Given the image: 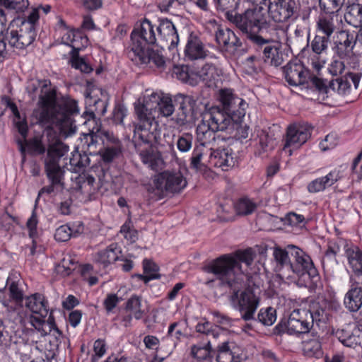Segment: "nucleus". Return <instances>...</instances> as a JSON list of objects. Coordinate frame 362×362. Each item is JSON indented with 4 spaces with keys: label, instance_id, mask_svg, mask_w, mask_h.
Segmentation results:
<instances>
[{
    "label": "nucleus",
    "instance_id": "f257e3e1",
    "mask_svg": "<svg viewBox=\"0 0 362 362\" xmlns=\"http://www.w3.org/2000/svg\"><path fill=\"white\" fill-rule=\"evenodd\" d=\"M204 269L214 275V278L206 281V285L215 289L216 296L231 292L229 300L232 307L240 313L245 321L254 320L259 305V297L250 287L240 293L244 286L245 275L239 264L232 259L221 258Z\"/></svg>",
    "mask_w": 362,
    "mask_h": 362
},
{
    "label": "nucleus",
    "instance_id": "f03ea898",
    "mask_svg": "<svg viewBox=\"0 0 362 362\" xmlns=\"http://www.w3.org/2000/svg\"><path fill=\"white\" fill-rule=\"evenodd\" d=\"M34 100L39 95L37 108L34 114L42 124H54L66 137L76 132V126L72 116L78 112L77 102L72 99L58 100L56 90L48 80H33L27 87Z\"/></svg>",
    "mask_w": 362,
    "mask_h": 362
},
{
    "label": "nucleus",
    "instance_id": "7ed1b4c3",
    "mask_svg": "<svg viewBox=\"0 0 362 362\" xmlns=\"http://www.w3.org/2000/svg\"><path fill=\"white\" fill-rule=\"evenodd\" d=\"M276 269L281 279L296 281L298 286L311 290L322 287L321 278L310 257L301 249L289 245L285 249L274 248Z\"/></svg>",
    "mask_w": 362,
    "mask_h": 362
},
{
    "label": "nucleus",
    "instance_id": "20e7f679",
    "mask_svg": "<svg viewBox=\"0 0 362 362\" xmlns=\"http://www.w3.org/2000/svg\"><path fill=\"white\" fill-rule=\"evenodd\" d=\"M213 3L216 9L224 12L226 19L247 40L259 46L268 42L257 35L259 33L267 32L272 27L269 17L262 6H253L242 13H234L238 8L240 0H213Z\"/></svg>",
    "mask_w": 362,
    "mask_h": 362
},
{
    "label": "nucleus",
    "instance_id": "39448f33",
    "mask_svg": "<svg viewBox=\"0 0 362 362\" xmlns=\"http://www.w3.org/2000/svg\"><path fill=\"white\" fill-rule=\"evenodd\" d=\"M134 109L137 122L134 124L133 140L137 146L141 142L150 144L159 138V124L153 112L168 117L173 113L174 105L169 95L153 93L145 98L144 103L136 105Z\"/></svg>",
    "mask_w": 362,
    "mask_h": 362
},
{
    "label": "nucleus",
    "instance_id": "423d86ee",
    "mask_svg": "<svg viewBox=\"0 0 362 362\" xmlns=\"http://www.w3.org/2000/svg\"><path fill=\"white\" fill-rule=\"evenodd\" d=\"M69 147L62 141L57 140L49 144L47 155L44 160L45 170L51 185L42 187L39 192V196L43 193L50 194L54 192L55 185H62L64 175V168L67 165H61L60 161L64 160V156L68 153Z\"/></svg>",
    "mask_w": 362,
    "mask_h": 362
},
{
    "label": "nucleus",
    "instance_id": "0eeeda50",
    "mask_svg": "<svg viewBox=\"0 0 362 362\" xmlns=\"http://www.w3.org/2000/svg\"><path fill=\"white\" fill-rule=\"evenodd\" d=\"M231 124V119L223 114L218 107L203 114L201 122L196 129L197 145L212 147L216 141L217 132H223Z\"/></svg>",
    "mask_w": 362,
    "mask_h": 362
},
{
    "label": "nucleus",
    "instance_id": "6e6552de",
    "mask_svg": "<svg viewBox=\"0 0 362 362\" xmlns=\"http://www.w3.org/2000/svg\"><path fill=\"white\" fill-rule=\"evenodd\" d=\"M37 8H32L28 15L18 17L12 22V29L7 37L9 45L19 49H23L30 45L35 40L37 32L36 26L39 21Z\"/></svg>",
    "mask_w": 362,
    "mask_h": 362
},
{
    "label": "nucleus",
    "instance_id": "1a4fd4ad",
    "mask_svg": "<svg viewBox=\"0 0 362 362\" xmlns=\"http://www.w3.org/2000/svg\"><path fill=\"white\" fill-rule=\"evenodd\" d=\"M31 325L34 328L30 331V336L33 337L35 334H40L42 337L48 336V344L45 346L37 345V341L32 339L31 343L35 344V349L40 351H45V357L47 360L54 358L57 354L59 346L63 338L62 332L57 327L54 318L52 313L49 314L48 318H31Z\"/></svg>",
    "mask_w": 362,
    "mask_h": 362
},
{
    "label": "nucleus",
    "instance_id": "9d476101",
    "mask_svg": "<svg viewBox=\"0 0 362 362\" xmlns=\"http://www.w3.org/2000/svg\"><path fill=\"white\" fill-rule=\"evenodd\" d=\"M267 6L268 11L265 12L269 19L271 18L277 23L293 21L298 17L308 21L311 12L309 6L302 8L300 3L295 0H269Z\"/></svg>",
    "mask_w": 362,
    "mask_h": 362
},
{
    "label": "nucleus",
    "instance_id": "9b49d317",
    "mask_svg": "<svg viewBox=\"0 0 362 362\" xmlns=\"http://www.w3.org/2000/svg\"><path fill=\"white\" fill-rule=\"evenodd\" d=\"M100 140L103 144L110 143L112 146H107L100 151L103 160L105 163L112 162L120 153L119 140L109 131L103 129L100 126L93 127L90 133L83 134L81 137V143L83 148L86 150H92L96 147L98 141Z\"/></svg>",
    "mask_w": 362,
    "mask_h": 362
},
{
    "label": "nucleus",
    "instance_id": "f8f14e48",
    "mask_svg": "<svg viewBox=\"0 0 362 362\" xmlns=\"http://www.w3.org/2000/svg\"><path fill=\"white\" fill-rule=\"evenodd\" d=\"M187 184L185 177L180 170H165L154 177L153 185L148 188V192L154 194L158 199H161L167 193L180 192Z\"/></svg>",
    "mask_w": 362,
    "mask_h": 362
},
{
    "label": "nucleus",
    "instance_id": "ddd939ff",
    "mask_svg": "<svg viewBox=\"0 0 362 362\" xmlns=\"http://www.w3.org/2000/svg\"><path fill=\"white\" fill-rule=\"evenodd\" d=\"M305 309H296L293 310L288 318L282 319L275 327L277 334L286 332L288 334H299L308 333L313 325L306 315Z\"/></svg>",
    "mask_w": 362,
    "mask_h": 362
},
{
    "label": "nucleus",
    "instance_id": "4468645a",
    "mask_svg": "<svg viewBox=\"0 0 362 362\" xmlns=\"http://www.w3.org/2000/svg\"><path fill=\"white\" fill-rule=\"evenodd\" d=\"M163 48L148 47L141 48L139 52L129 50L128 57L136 64L146 65L150 68H156L160 71L165 69L168 62L165 57Z\"/></svg>",
    "mask_w": 362,
    "mask_h": 362
},
{
    "label": "nucleus",
    "instance_id": "2eb2a0df",
    "mask_svg": "<svg viewBox=\"0 0 362 362\" xmlns=\"http://www.w3.org/2000/svg\"><path fill=\"white\" fill-rule=\"evenodd\" d=\"M155 25L147 18H144L131 33L132 45L130 50H141L146 45H154L156 42Z\"/></svg>",
    "mask_w": 362,
    "mask_h": 362
},
{
    "label": "nucleus",
    "instance_id": "dca6fc26",
    "mask_svg": "<svg viewBox=\"0 0 362 362\" xmlns=\"http://www.w3.org/2000/svg\"><path fill=\"white\" fill-rule=\"evenodd\" d=\"M218 98L222 105V110L218 107L219 110L223 114L228 115L231 119L233 115L238 117L245 115V109L247 104L243 99L235 95L232 89H221Z\"/></svg>",
    "mask_w": 362,
    "mask_h": 362
},
{
    "label": "nucleus",
    "instance_id": "f3484780",
    "mask_svg": "<svg viewBox=\"0 0 362 362\" xmlns=\"http://www.w3.org/2000/svg\"><path fill=\"white\" fill-rule=\"evenodd\" d=\"M284 74L286 81L293 86L308 83L310 77L309 70L298 60L289 62L284 67Z\"/></svg>",
    "mask_w": 362,
    "mask_h": 362
},
{
    "label": "nucleus",
    "instance_id": "a211bd4d",
    "mask_svg": "<svg viewBox=\"0 0 362 362\" xmlns=\"http://www.w3.org/2000/svg\"><path fill=\"white\" fill-rule=\"evenodd\" d=\"M215 40L222 51L233 55H236L243 45L235 33L228 28H218L215 32Z\"/></svg>",
    "mask_w": 362,
    "mask_h": 362
},
{
    "label": "nucleus",
    "instance_id": "6ab92c4d",
    "mask_svg": "<svg viewBox=\"0 0 362 362\" xmlns=\"http://www.w3.org/2000/svg\"><path fill=\"white\" fill-rule=\"evenodd\" d=\"M157 141L158 139L150 144L141 142L136 146L132 139L134 147L138 151L142 162L151 169L156 171L161 169L163 165V160L160 152L151 147L152 144Z\"/></svg>",
    "mask_w": 362,
    "mask_h": 362
},
{
    "label": "nucleus",
    "instance_id": "aec40b11",
    "mask_svg": "<svg viewBox=\"0 0 362 362\" xmlns=\"http://www.w3.org/2000/svg\"><path fill=\"white\" fill-rule=\"evenodd\" d=\"M342 21L336 13L320 15L316 23V33L331 39L341 28Z\"/></svg>",
    "mask_w": 362,
    "mask_h": 362
},
{
    "label": "nucleus",
    "instance_id": "412c9836",
    "mask_svg": "<svg viewBox=\"0 0 362 362\" xmlns=\"http://www.w3.org/2000/svg\"><path fill=\"white\" fill-rule=\"evenodd\" d=\"M344 305L351 313H356L361 308L362 281L349 279V288L344 296Z\"/></svg>",
    "mask_w": 362,
    "mask_h": 362
},
{
    "label": "nucleus",
    "instance_id": "4be33fe9",
    "mask_svg": "<svg viewBox=\"0 0 362 362\" xmlns=\"http://www.w3.org/2000/svg\"><path fill=\"white\" fill-rule=\"evenodd\" d=\"M184 52L185 57L190 61L204 59L210 54L201 38L194 33L189 35Z\"/></svg>",
    "mask_w": 362,
    "mask_h": 362
},
{
    "label": "nucleus",
    "instance_id": "5701e85b",
    "mask_svg": "<svg viewBox=\"0 0 362 362\" xmlns=\"http://www.w3.org/2000/svg\"><path fill=\"white\" fill-rule=\"evenodd\" d=\"M209 168L215 167L227 171L235 164V160L230 148H223L210 151L208 157Z\"/></svg>",
    "mask_w": 362,
    "mask_h": 362
},
{
    "label": "nucleus",
    "instance_id": "b1692460",
    "mask_svg": "<svg viewBox=\"0 0 362 362\" xmlns=\"http://www.w3.org/2000/svg\"><path fill=\"white\" fill-rule=\"evenodd\" d=\"M311 135L308 127L303 125H290L287 128L284 149L288 147L297 148L310 138Z\"/></svg>",
    "mask_w": 362,
    "mask_h": 362
},
{
    "label": "nucleus",
    "instance_id": "393cba45",
    "mask_svg": "<svg viewBox=\"0 0 362 362\" xmlns=\"http://www.w3.org/2000/svg\"><path fill=\"white\" fill-rule=\"evenodd\" d=\"M345 256L351 271L349 279L362 281V251L357 246L346 245Z\"/></svg>",
    "mask_w": 362,
    "mask_h": 362
},
{
    "label": "nucleus",
    "instance_id": "a878e982",
    "mask_svg": "<svg viewBox=\"0 0 362 362\" xmlns=\"http://www.w3.org/2000/svg\"><path fill=\"white\" fill-rule=\"evenodd\" d=\"M100 183L102 185L103 180L99 177V182L88 173L80 174L76 180L75 189L86 197H90L97 193L100 188Z\"/></svg>",
    "mask_w": 362,
    "mask_h": 362
},
{
    "label": "nucleus",
    "instance_id": "bb28decb",
    "mask_svg": "<svg viewBox=\"0 0 362 362\" xmlns=\"http://www.w3.org/2000/svg\"><path fill=\"white\" fill-rule=\"evenodd\" d=\"M25 305L33 314L38 315V316L35 315H30L29 319L30 324L32 317L45 319L48 315L47 302L42 294L35 293L26 297L25 299Z\"/></svg>",
    "mask_w": 362,
    "mask_h": 362
},
{
    "label": "nucleus",
    "instance_id": "cd10ccee",
    "mask_svg": "<svg viewBox=\"0 0 362 362\" xmlns=\"http://www.w3.org/2000/svg\"><path fill=\"white\" fill-rule=\"evenodd\" d=\"M272 27L267 31H264L263 33H257L258 35L261 36L262 37L264 38L265 40H267L268 42L265 43L264 45H262L261 46L255 45L251 40V43L257 46V47H262L263 46H265L263 49V59L264 62L272 66H278L282 64L283 59L281 56L279 54V49L275 46L272 45H267V44L272 41V39L267 38L266 36L264 37L262 35L269 33V32L271 30H274V27L276 25L271 23Z\"/></svg>",
    "mask_w": 362,
    "mask_h": 362
},
{
    "label": "nucleus",
    "instance_id": "c85d7f7f",
    "mask_svg": "<svg viewBox=\"0 0 362 362\" xmlns=\"http://www.w3.org/2000/svg\"><path fill=\"white\" fill-rule=\"evenodd\" d=\"M159 35L167 42L170 41V49L175 48L179 42L177 31L173 22L167 18L159 19V25L156 28Z\"/></svg>",
    "mask_w": 362,
    "mask_h": 362
},
{
    "label": "nucleus",
    "instance_id": "c756f323",
    "mask_svg": "<svg viewBox=\"0 0 362 362\" xmlns=\"http://www.w3.org/2000/svg\"><path fill=\"white\" fill-rule=\"evenodd\" d=\"M212 147L206 148V146L195 144L190 158V167L197 171H204L209 167L208 157Z\"/></svg>",
    "mask_w": 362,
    "mask_h": 362
},
{
    "label": "nucleus",
    "instance_id": "7c9ffc66",
    "mask_svg": "<svg viewBox=\"0 0 362 362\" xmlns=\"http://www.w3.org/2000/svg\"><path fill=\"white\" fill-rule=\"evenodd\" d=\"M339 170H334L327 175L317 178L310 182L308 185V190L310 193H317L325 190L327 187L333 185L341 179Z\"/></svg>",
    "mask_w": 362,
    "mask_h": 362
},
{
    "label": "nucleus",
    "instance_id": "2f4dec72",
    "mask_svg": "<svg viewBox=\"0 0 362 362\" xmlns=\"http://www.w3.org/2000/svg\"><path fill=\"white\" fill-rule=\"evenodd\" d=\"M221 71L212 63L204 64L201 69H194L197 84L204 81L209 87L213 86L220 76Z\"/></svg>",
    "mask_w": 362,
    "mask_h": 362
},
{
    "label": "nucleus",
    "instance_id": "473e14b6",
    "mask_svg": "<svg viewBox=\"0 0 362 362\" xmlns=\"http://www.w3.org/2000/svg\"><path fill=\"white\" fill-rule=\"evenodd\" d=\"M120 247L117 243L110 245L106 249L99 251L94 256V261L107 267L119 258Z\"/></svg>",
    "mask_w": 362,
    "mask_h": 362
},
{
    "label": "nucleus",
    "instance_id": "72a5a7b5",
    "mask_svg": "<svg viewBox=\"0 0 362 362\" xmlns=\"http://www.w3.org/2000/svg\"><path fill=\"white\" fill-rule=\"evenodd\" d=\"M19 150L23 157L25 156V151L32 154H42L45 152V147L42 144L41 140L37 137H35L30 140H26L22 136V139L17 141Z\"/></svg>",
    "mask_w": 362,
    "mask_h": 362
},
{
    "label": "nucleus",
    "instance_id": "f704fd0d",
    "mask_svg": "<svg viewBox=\"0 0 362 362\" xmlns=\"http://www.w3.org/2000/svg\"><path fill=\"white\" fill-rule=\"evenodd\" d=\"M4 100L5 101L6 108L9 107L13 115V122L15 124L16 127L17 128L21 136H23L25 139V137H27L28 130L25 119L21 117L16 105L11 102L8 98H3V101Z\"/></svg>",
    "mask_w": 362,
    "mask_h": 362
},
{
    "label": "nucleus",
    "instance_id": "c9c22d12",
    "mask_svg": "<svg viewBox=\"0 0 362 362\" xmlns=\"http://www.w3.org/2000/svg\"><path fill=\"white\" fill-rule=\"evenodd\" d=\"M81 148L83 151V153H80L76 151L72 153V156L69 159L70 168H67L69 170L74 172H79L83 170L85 168L90 164V159L89 158L86 151H90L91 150H86L83 148V144L81 143Z\"/></svg>",
    "mask_w": 362,
    "mask_h": 362
},
{
    "label": "nucleus",
    "instance_id": "e433bc0d",
    "mask_svg": "<svg viewBox=\"0 0 362 362\" xmlns=\"http://www.w3.org/2000/svg\"><path fill=\"white\" fill-rule=\"evenodd\" d=\"M173 74L182 82L189 83L191 86L197 85V76L194 74V69L187 65L175 66Z\"/></svg>",
    "mask_w": 362,
    "mask_h": 362
},
{
    "label": "nucleus",
    "instance_id": "4c0bfd02",
    "mask_svg": "<svg viewBox=\"0 0 362 362\" xmlns=\"http://www.w3.org/2000/svg\"><path fill=\"white\" fill-rule=\"evenodd\" d=\"M221 258H224V259H233L235 262H236L239 264L240 269H242L241 262L245 263L247 266L251 265L254 260V255H253V252L251 249H247L243 251L238 250L235 252V257H232V256L228 255H223V256L213 260L206 267H209L214 262H216L218 259H221ZM241 271L243 272V270H241Z\"/></svg>",
    "mask_w": 362,
    "mask_h": 362
},
{
    "label": "nucleus",
    "instance_id": "58836bf2",
    "mask_svg": "<svg viewBox=\"0 0 362 362\" xmlns=\"http://www.w3.org/2000/svg\"><path fill=\"white\" fill-rule=\"evenodd\" d=\"M64 39L67 43H71V46L76 50L86 47L88 42V39L85 35L79 30H68L64 35Z\"/></svg>",
    "mask_w": 362,
    "mask_h": 362
},
{
    "label": "nucleus",
    "instance_id": "ea45409f",
    "mask_svg": "<svg viewBox=\"0 0 362 362\" xmlns=\"http://www.w3.org/2000/svg\"><path fill=\"white\" fill-rule=\"evenodd\" d=\"M335 336L344 346L355 348L360 344L359 336L347 329H340L335 332Z\"/></svg>",
    "mask_w": 362,
    "mask_h": 362
},
{
    "label": "nucleus",
    "instance_id": "a19ab883",
    "mask_svg": "<svg viewBox=\"0 0 362 362\" xmlns=\"http://www.w3.org/2000/svg\"><path fill=\"white\" fill-rule=\"evenodd\" d=\"M257 208V204L247 197L239 199L234 204L235 211L238 216H247Z\"/></svg>",
    "mask_w": 362,
    "mask_h": 362
},
{
    "label": "nucleus",
    "instance_id": "79ce46f5",
    "mask_svg": "<svg viewBox=\"0 0 362 362\" xmlns=\"http://www.w3.org/2000/svg\"><path fill=\"white\" fill-rule=\"evenodd\" d=\"M308 311V317L313 325L314 321H325L327 319V313L325 308L318 302H312Z\"/></svg>",
    "mask_w": 362,
    "mask_h": 362
},
{
    "label": "nucleus",
    "instance_id": "37998d69",
    "mask_svg": "<svg viewBox=\"0 0 362 362\" xmlns=\"http://www.w3.org/2000/svg\"><path fill=\"white\" fill-rule=\"evenodd\" d=\"M217 362H239L229 346L228 341H223L217 346Z\"/></svg>",
    "mask_w": 362,
    "mask_h": 362
},
{
    "label": "nucleus",
    "instance_id": "c03bdc74",
    "mask_svg": "<svg viewBox=\"0 0 362 362\" xmlns=\"http://www.w3.org/2000/svg\"><path fill=\"white\" fill-rule=\"evenodd\" d=\"M125 309L136 320L141 319L144 315V310L141 309V298L136 295L132 296L127 300Z\"/></svg>",
    "mask_w": 362,
    "mask_h": 362
},
{
    "label": "nucleus",
    "instance_id": "a18cd8bd",
    "mask_svg": "<svg viewBox=\"0 0 362 362\" xmlns=\"http://www.w3.org/2000/svg\"><path fill=\"white\" fill-rule=\"evenodd\" d=\"M184 103H187L193 110L194 106H202V108L199 107V109L200 111H204V113L209 112L212 108L216 107L210 105L209 99L207 96L203 98L197 96L196 99H194L192 96L185 95L184 96Z\"/></svg>",
    "mask_w": 362,
    "mask_h": 362
},
{
    "label": "nucleus",
    "instance_id": "49530a36",
    "mask_svg": "<svg viewBox=\"0 0 362 362\" xmlns=\"http://www.w3.org/2000/svg\"><path fill=\"white\" fill-rule=\"evenodd\" d=\"M303 352L308 357H315L319 358L322 356L321 342L319 339L308 340L303 344Z\"/></svg>",
    "mask_w": 362,
    "mask_h": 362
},
{
    "label": "nucleus",
    "instance_id": "de8ad7c7",
    "mask_svg": "<svg viewBox=\"0 0 362 362\" xmlns=\"http://www.w3.org/2000/svg\"><path fill=\"white\" fill-rule=\"evenodd\" d=\"M347 0H319V6L325 13H336L342 8L344 5L349 4Z\"/></svg>",
    "mask_w": 362,
    "mask_h": 362
},
{
    "label": "nucleus",
    "instance_id": "09e8293b",
    "mask_svg": "<svg viewBox=\"0 0 362 362\" xmlns=\"http://www.w3.org/2000/svg\"><path fill=\"white\" fill-rule=\"evenodd\" d=\"M329 43L330 39L316 33L310 43V47L315 54L320 55L327 52Z\"/></svg>",
    "mask_w": 362,
    "mask_h": 362
},
{
    "label": "nucleus",
    "instance_id": "8fccbe9b",
    "mask_svg": "<svg viewBox=\"0 0 362 362\" xmlns=\"http://www.w3.org/2000/svg\"><path fill=\"white\" fill-rule=\"evenodd\" d=\"M107 100L98 99L94 101L93 107L94 110L90 112L87 113V116H88V122H92L95 124L94 127L97 125L100 126L101 128L100 124H98V122L95 119V113L98 115H103L106 112L107 110Z\"/></svg>",
    "mask_w": 362,
    "mask_h": 362
},
{
    "label": "nucleus",
    "instance_id": "3c124183",
    "mask_svg": "<svg viewBox=\"0 0 362 362\" xmlns=\"http://www.w3.org/2000/svg\"><path fill=\"white\" fill-rule=\"evenodd\" d=\"M351 43H356V37L348 30H342L340 28L337 33L333 35L334 46Z\"/></svg>",
    "mask_w": 362,
    "mask_h": 362
},
{
    "label": "nucleus",
    "instance_id": "603ef678",
    "mask_svg": "<svg viewBox=\"0 0 362 362\" xmlns=\"http://www.w3.org/2000/svg\"><path fill=\"white\" fill-rule=\"evenodd\" d=\"M257 319L262 325L271 326L276 320V310L272 307L262 308L257 315Z\"/></svg>",
    "mask_w": 362,
    "mask_h": 362
},
{
    "label": "nucleus",
    "instance_id": "864d4df0",
    "mask_svg": "<svg viewBox=\"0 0 362 362\" xmlns=\"http://www.w3.org/2000/svg\"><path fill=\"white\" fill-rule=\"evenodd\" d=\"M351 83L348 80V77L342 76L332 80L329 88L334 91L337 92L339 94H346L350 89Z\"/></svg>",
    "mask_w": 362,
    "mask_h": 362
},
{
    "label": "nucleus",
    "instance_id": "5fc2aeb1",
    "mask_svg": "<svg viewBox=\"0 0 362 362\" xmlns=\"http://www.w3.org/2000/svg\"><path fill=\"white\" fill-rule=\"evenodd\" d=\"M243 66L245 73L253 75L261 71V59L254 55L248 57L243 62Z\"/></svg>",
    "mask_w": 362,
    "mask_h": 362
},
{
    "label": "nucleus",
    "instance_id": "6e6d98bb",
    "mask_svg": "<svg viewBox=\"0 0 362 362\" xmlns=\"http://www.w3.org/2000/svg\"><path fill=\"white\" fill-rule=\"evenodd\" d=\"M194 137L191 133H184L177 140V149L182 153H187L192 147Z\"/></svg>",
    "mask_w": 362,
    "mask_h": 362
},
{
    "label": "nucleus",
    "instance_id": "4d7b16f0",
    "mask_svg": "<svg viewBox=\"0 0 362 362\" xmlns=\"http://www.w3.org/2000/svg\"><path fill=\"white\" fill-rule=\"evenodd\" d=\"M356 43L334 46V54L341 59H346L353 55Z\"/></svg>",
    "mask_w": 362,
    "mask_h": 362
},
{
    "label": "nucleus",
    "instance_id": "13d9d810",
    "mask_svg": "<svg viewBox=\"0 0 362 362\" xmlns=\"http://www.w3.org/2000/svg\"><path fill=\"white\" fill-rule=\"evenodd\" d=\"M0 3L6 8L23 12L29 6L28 0H0Z\"/></svg>",
    "mask_w": 362,
    "mask_h": 362
},
{
    "label": "nucleus",
    "instance_id": "bf43d9fd",
    "mask_svg": "<svg viewBox=\"0 0 362 362\" xmlns=\"http://www.w3.org/2000/svg\"><path fill=\"white\" fill-rule=\"evenodd\" d=\"M210 341H209L207 345L204 346L193 345L191 347V355L193 358L199 361L206 360L209 357L210 354Z\"/></svg>",
    "mask_w": 362,
    "mask_h": 362
},
{
    "label": "nucleus",
    "instance_id": "052dcab7",
    "mask_svg": "<svg viewBox=\"0 0 362 362\" xmlns=\"http://www.w3.org/2000/svg\"><path fill=\"white\" fill-rule=\"evenodd\" d=\"M75 262L70 256L65 257L62 259L60 264L57 267V272L64 276L69 275L75 269Z\"/></svg>",
    "mask_w": 362,
    "mask_h": 362
},
{
    "label": "nucleus",
    "instance_id": "680f3d73",
    "mask_svg": "<svg viewBox=\"0 0 362 362\" xmlns=\"http://www.w3.org/2000/svg\"><path fill=\"white\" fill-rule=\"evenodd\" d=\"M186 0H161L159 7L163 11H175L181 8Z\"/></svg>",
    "mask_w": 362,
    "mask_h": 362
},
{
    "label": "nucleus",
    "instance_id": "e2e57ef3",
    "mask_svg": "<svg viewBox=\"0 0 362 362\" xmlns=\"http://www.w3.org/2000/svg\"><path fill=\"white\" fill-rule=\"evenodd\" d=\"M71 226L69 225H62L57 228L54 233V238L58 242H66L69 240L71 236Z\"/></svg>",
    "mask_w": 362,
    "mask_h": 362
},
{
    "label": "nucleus",
    "instance_id": "0e129e2a",
    "mask_svg": "<svg viewBox=\"0 0 362 362\" xmlns=\"http://www.w3.org/2000/svg\"><path fill=\"white\" fill-rule=\"evenodd\" d=\"M340 252V246L337 242L329 241L327 244V249L325 251L324 259L322 261L325 265V259L329 260H334L336 262V256Z\"/></svg>",
    "mask_w": 362,
    "mask_h": 362
},
{
    "label": "nucleus",
    "instance_id": "69168bd1",
    "mask_svg": "<svg viewBox=\"0 0 362 362\" xmlns=\"http://www.w3.org/2000/svg\"><path fill=\"white\" fill-rule=\"evenodd\" d=\"M349 16L354 17L353 25L355 27L362 26V5L357 4H353L349 11Z\"/></svg>",
    "mask_w": 362,
    "mask_h": 362
},
{
    "label": "nucleus",
    "instance_id": "338daca9",
    "mask_svg": "<svg viewBox=\"0 0 362 362\" xmlns=\"http://www.w3.org/2000/svg\"><path fill=\"white\" fill-rule=\"evenodd\" d=\"M329 72L333 76L342 74L345 70V64L342 59H334L329 66Z\"/></svg>",
    "mask_w": 362,
    "mask_h": 362
},
{
    "label": "nucleus",
    "instance_id": "774afa93",
    "mask_svg": "<svg viewBox=\"0 0 362 362\" xmlns=\"http://www.w3.org/2000/svg\"><path fill=\"white\" fill-rule=\"evenodd\" d=\"M119 302V298L116 294L110 293L107 294L105 299L104 300L103 305L106 311L109 313L117 305Z\"/></svg>",
    "mask_w": 362,
    "mask_h": 362
}]
</instances>
